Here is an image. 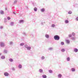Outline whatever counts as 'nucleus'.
I'll return each mask as SVG.
<instances>
[{
	"label": "nucleus",
	"mask_w": 78,
	"mask_h": 78,
	"mask_svg": "<svg viewBox=\"0 0 78 78\" xmlns=\"http://www.w3.org/2000/svg\"><path fill=\"white\" fill-rule=\"evenodd\" d=\"M0 47L2 48H3L4 47H5V44L3 41L0 42Z\"/></svg>",
	"instance_id": "f257e3e1"
},
{
	"label": "nucleus",
	"mask_w": 78,
	"mask_h": 78,
	"mask_svg": "<svg viewBox=\"0 0 78 78\" xmlns=\"http://www.w3.org/2000/svg\"><path fill=\"white\" fill-rule=\"evenodd\" d=\"M54 38L55 40L56 41H58L60 39L59 36L58 35H55L54 36Z\"/></svg>",
	"instance_id": "f03ea898"
},
{
	"label": "nucleus",
	"mask_w": 78,
	"mask_h": 78,
	"mask_svg": "<svg viewBox=\"0 0 78 78\" xmlns=\"http://www.w3.org/2000/svg\"><path fill=\"white\" fill-rule=\"evenodd\" d=\"M71 39L73 41H75V40H76V37H71Z\"/></svg>",
	"instance_id": "7ed1b4c3"
},
{
	"label": "nucleus",
	"mask_w": 78,
	"mask_h": 78,
	"mask_svg": "<svg viewBox=\"0 0 78 78\" xmlns=\"http://www.w3.org/2000/svg\"><path fill=\"white\" fill-rule=\"evenodd\" d=\"M4 75L5 76H9V73L7 72H5L4 73Z\"/></svg>",
	"instance_id": "20e7f679"
},
{
	"label": "nucleus",
	"mask_w": 78,
	"mask_h": 78,
	"mask_svg": "<svg viewBox=\"0 0 78 78\" xmlns=\"http://www.w3.org/2000/svg\"><path fill=\"white\" fill-rule=\"evenodd\" d=\"M45 37L47 39H48V38H49V35L48 34H46L45 35Z\"/></svg>",
	"instance_id": "39448f33"
},
{
	"label": "nucleus",
	"mask_w": 78,
	"mask_h": 78,
	"mask_svg": "<svg viewBox=\"0 0 78 78\" xmlns=\"http://www.w3.org/2000/svg\"><path fill=\"white\" fill-rule=\"evenodd\" d=\"M31 48V47L30 46H28V47L27 48V50H30Z\"/></svg>",
	"instance_id": "423d86ee"
},
{
	"label": "nucleus",
	"mask_w": 78,
	"mask_h": 78,
	"mask_svg": "<svg viewBox=\"0 0 78 78\" xmlns=\"http://www.w3.org/2000/svg\"><path fill=\"white\" fill-rule=\"evenodd\" d=\"M74 51H75V52H78V49H77V48H75L74 49Z\"/></svg>",
	"instance_id": "0eeeda50"
},
{
	"label": "nucleus",
	"mask_w": 78,
	"mask_h": 78,
	"mask_svg": "<svg viewBox=\"0 0 78 78\" xmlns=\"http://www.w3.org/2000/svg\"><path fill=\"white\" fill-rule=\"evenodd\" d=\"M0 13L2 15L4 14V12L2 10H1L0 11Z\"/></svg>",
	"instance_id": "6e6552de"
},
{
	"label": "nucleus",
	"mask_w": 78,
	"mask_h": 78,
	"mask_svg": "<svg viewBox=\"0 0 78 78\" xmlns=\"http://www.w3.org/2000/svg\"><path fill=\"white\" fill-rule=\"evenodd\" d=\"M42 77L43 78H47V76L45 75H42Z\"/></svg>",
	"instance_id": "1a4fd4ad"
},
{
	"label": "nucleus",
	"mask_w": 78,
	"mask_h": 78,
	"mask_svg": "<svg viewBox=\"0 0 78 78\" xmlns=\"http://www.w3.org/2000/svg\"><path fill=\"white\" fill-rule=\"evenodd\" d=\"M66 42L67 44H70V41H69L68 40H66Z\"/></svg>",
	"instance_id": "9d476101"
},
{
	"label": "nucleus",
	"mask_w": 78,
	"mask_h": 78,
	"mask_svg": "<svg viewBox=\"0 0 78 78\" xmlns=\"http://www.w3.org/2000/svg\"><path fill=\"white\" fill-rule=\"evenodd\" d=\"M58 78H61V77H62V75L61 74H59L58 76Z\"/></svg>",
	"instance_id": "9b49d317"
},
{
	"label": "nucleus",
	"mask_w": 78,
	"mask_h": 78,
	"mask_svg": "<svg viewBox=\"0 0 78 78\" xmlns=\"http://www.w3.org/2000/svg\"><path fill=\"white\" fill-rule=\"evenodd\" d=\"M34 11H35L36 12V11H37V8L36 7H35L34 8Z\"/></svg>",
	"instance_id": "f8f14e48"
},
{
	"label": "nucleus",
	"mask_w": 78,
	"mask_h": 78,
	"mask_svg": "<svg viewBox=\"0 0 78 78\" xmlns=\"http://www.w3.org/2000/svg\"><path fill=\"white\" fill-rule=\"evenodd\" d=\"M24 20H21L20 21L19 23H23Z\"/></svg>",
	"instance_id": "ddd939ff"
},
{
	"label": "nucleus",
	"mask_w": 78,
	"mask_h": 78,
	"mask_svg": "<svg viewBox=\"0 0 78 78\" xmlns=\"http://www.w3.org/2000/svg\"><path fill=\"white\" fill-rule=\"evenodd\" d=\"M70 59V57H68L66 58L67 61H69Z\"/></svg>",
	"instance_id": "4468645a"
},
{
	"label": "nucleus",
	"mask_w": 78,
	"mask_h": 78,
	"mask_svg": "<svg viewBox=\"0 0 78 78\" xmlns=\"http://www.w3.org/2000/svg\"><path fill=\"white\" fill-rule=\"evenodd\" d=\"M9 60L10 62H13V59L12 58H10Z\"/></svg>",
	"instance_id": "2eb2a0df"
},
{
	"label": "nucleus",
	"mask_w": 78,
	"mask_h": 78,
	"mask_svg": "<svg viewBox=\"0 0 78 78\" xmlns=\"http://www.w3.org/2000/svg\"><path fill=\"white\" fill-rule=\"evenodd\" d=\"M22 67V65H21V64H19L18 66V68H19V69H21Z\"/></svg>",
	"instance_id": "dca6fc26"
},
{
	"label": "nucleus",
	"mask_w": 78,
	"mask_h": 78,
	"mask_svg": "<svg viewBox=\"0 0 78 78\" xmlns=\"http://www.w3.org/2000/svg\"><path fill=\"white\" fill-rule=\"evenodd\" d=\"M61 51H62V52H64L65 51V49L64 48L62 49L61 50Z\"/></svg>",
	"instance_id": "f3484780"
},
{
	"label": "nucleus",
	"mask_w": 78,
	"mask_h": 78,
	"mask_svg": "<svg viewBox=\"0 0 78 78\" xmlns=\"http://www.w3.org/2000/svg\"><path fill=\"white\" fill-rule=\"evenodd\" d=\"M39 72L40 73H42V72H43V70H42V69H40Z\"/></svg>",
	"instance_id": "a211bd4d"
},
{
	"label": "nucleus",
	"mask_w": 78,
	"mask_h": 78,
	"mask_svg": "<svg viewBox=\"0 0 78 78\" xmlns=\"http://www.w3.org/2000/svg\"><path fill=\"white\" fill-rule=\"evenodd\" d=\"M41 12H44L45 11V9L44 8L41 9Z\"/></svg>",
	"instance_id": "6ab92c4d"
},
{
	"label": "nucleus",
	"mask_w": 78,
	"mask_h": 78,
	"mask_svg": "<svg viewBox=\"0 0 78 78\" xmlns=\"http://www.w3.org/2000/svg\"><path fill=\"white\" fill-rule=\"evenodd\" d=\"M72 13V12L71 11H69L68 12V14H71Z\"/></svg>",
	"instance_id": "aec40b11"
},
{
	"label": "nucleus",
	"mask_w": 78,
	"mask_h": 78,
	"mask_svg": "<svg viewBox=\"0 0 78 78\" xmlns=\"http://www.w3.org/2000/svg\"><path fill=\"white\" fill-rule=\"evenodd\" d=\"M65 22L66 23H69V20H65Z\"/></svg>",
	"instance_id": "412c9836"
},
{
	"label": "nucleus",
	"mask_w": 78,
	"mask_h": 78,
	"mask_svg": "<svg viewBox=\"0 0 78 78\" xmlns=\"http://www.w3.org/2000/svg\"><path fill=\"white\" fill-rule=\"evenodd\" d=\"M25 44L23 43H22L20 44V46H23V45H24Z\"/></svg>",
	"instance_id": "4be33fe9"
},
{
	"label": "nucleus",
	"mask_w": 78,
	"mask_h": 78,
	"mask_svg": "<svg viewBox=\"0 0 78 78\" xmlns=\"http://www.w3.org/2000/svg\"><path fill=\"white\" fill-rule=\"evenodd\" d=\"M45 59V57L44 56H42V57H41V59L42 60H44Z\"/></svg>",
	"instance_id": "5701e85b"
},
{
	"label": "nucleus",
	"mask_w": 78,
	"mask_h": 78,
	"mask_svg": "<svg viewBox=\"0 0 78 78\" xmlns=\"http://www.w3.org/2000/svg\"><path fill=\"white\" fill-rule=\"evenodd\" d=\"M5 56H2L1 57V59H5Z\"/></svg>",
	"instance_id": "b1692460"
},
{
	"label": "nucleus",
	"mask_w": 78,
	"mask_h": 78,
	"mask_svg": "<svg viewBox=\"0 0 78 78\" xmlns=\"http://www.w3.org/2000/svg\"><path fill=\"white\" fill-rule=\"evenodd\" d=\"M71 70L72 71V72H75V69H74V68H72L71 69Z\"/></svg>",
	"instance_id": "393cba45"
},
{
	"label": "nucleus",
	"mask_w": 78,
	"mask_h": 78,
	"mask_svg": "<svg viewBox=\"0 0 78 78\" xmlns=\"http://www.w3.org/2000/svg\"><path fill=\"white\" fill-rule=\"evenodd\" d=\"M10 25L11 26H13V25H14V23L13 22H11L10 23Z\"/></svg>",
	"instance_id": "a878e982"
},
{
	"label": "nucleus",
	"mask_w": 78,
	"mask_h": 78,
	"mask_svg": "<svg viewBox=\"0 0 78 78\" xmlns=\"http://www.w3.org/2000/svg\"><path fill=\"white\" fill-rule=\"evenodd\" d=\"M28 47V46L27 44H25L24 45L25 48H27Z\"/></svg>",
	"instance_id": "bb28decb"
},
{
	"label": "nucleus",
	"mask_w": 78,
	"mask_h": 78,
	"mask_svg": "<svg viewBox=\"0 0 78 78\" xmlns=\"http://www.w3.org/2000/svg\"><path fill=\"white\" fill-rule=\"evenodd\" d=\"M49 72L50 73H53V71L51 70H49Z\"/></svg>",
	"instance_id": "cd10ccee"
},
{
	"label": "nucleus",
	"mask_w": 78,
	"mask_h": 78,
	"mask_svg": "<svg viewBox=\"0 0 78 78\" xmlns=\"http://www.w3.org/2000/svg\"><path fill=\"white\" fill-rule=\"evenodd\" d=\"M53 49V48H48L49 50H52Z\"/></svg>",
	"instance_id": "c85d7f7f"
},
{
	"label": "nucleus",
	"mask_w": 78,
	"mask_h": 78,
	"mask_svg": "<svg viewBox=\"0 0 78 78\" xmlns=\"http://www.w3.org/2000/svg\"><path fill=\"white\" fill-rule=\"evenodd\" d=\"M7 22V19H6V18H4V22L6 23Z\"/></svg>",
	"instance_id": "c756f323"
},
{
	"label": "nucleus",
	"mask_w": 78,
	"mask_h": 78,
	"mask_svg": "<svg viewBox=\"0 0 78 78\" xmlns=\"http://www.w3.org/2000/svg\"><path fill=\"white\" fill-rule=\"evenodd\" d=\"M61 44L62 45H64V43L63 42H61Z\"/></svg>",
	"instance_id": "7c9ffc66"
},
{
	"label": "nucleus",
	"mask_w": 78,
	"mask_h": 78,
	"mask_svg": "<svg viewBox=\"0 0 78 78\" xmlns=\"http://www.w3.org/2000/svg\"><path fill=\"white\" fill-rule=\"evenodd\" d=\"M17 0H15L14 2V4H15L17 3Z\"/></svg>",
	"instance_id": "2f4dec72"
},
{
	"label": "nucleus",
	"mask_w": 78,
	"mask_h": 78,
	"mask_svg": "<svg viewBox=\"0 0 78 78\" xmlns=\"http://www.w3.org/2000/svg\"><path fill=\"white\" fill-rule=\"evenodd\" d=\"M55 27V25L54 24H52L51 27H53V28Z\"/></svg>",
	"instance_id": "473e14b6"
},
{
	"label": "nucleus",
	"mask_w": 78,
	"mask_h": 78,
	"mask_svg": "<svg viewBox=\"0 0 78 78\" xmlns=\"http://www.w3.org/2000/svg\"><path fill=\"white\" fill-rule=\"evenodd\" d=\"M23 34L25 36H26V33H25V32H23Z\"/></svg>",
	"instance_id": "72a5a7b5"
},
{
	"label": "nucleus",
	"mask_w": 78,
	"mask_h": 78,
	"mask_svg": "<svg viewBox=\"0 0 78 78\" xmlns=\"http://www.w3.org/2000/svg\"><path fill=\"white\" fill-rule=\"evenodd\" d=\"M7 19H8V20H9L10 19H11V17L8 16L7 17Z\"/></svg>",
	"instance_id": "f704fd0d"
},
{
	"label": "nucleus",
	"mask_w": 78,
	"mask_h": 78,
	"mask_svg": "<svg viewBox=\"0 0 78 78\" xmlns=\"http://www.w3.org/2000/svg\"><path fill=\"white\" fill-rule=\"evenodd\" d=\"M75 34L74 33H72V35L73 36H75Z\"/></svg>",
	"instance_id": "c9c22d12"
},
{
	"label": "nucleus",
	"mask_w": 78,
	"mask_h": 78,
	"mask_svg": "<svg viewBox=\"0 0 78 78\" xmlns=\"http://www.w3.org/2000/svg\"><path fill=\"white\" fill-rule=\"evenodd\" d=\"M69 37H72V34H70L68 35Z\"/></svg>",
	"instance_id": "e433bc0d"
},
{
	"label": "nucleus",
	"mask_w": 78,
	"mask_h": 78,
	"mask_svg": "<svg viewBox=\"0 0 78 78\" xmlns=\"http://www.w3.org/2000/svg\"><path fill=\"white\" fill-rule=\"evenodd\" d=\"M13 44V43L12 42H10V45H12Z\"/></svg>",
	"instance_id": "4c0bfd02"
},
{
	"label": "nucleus",
	"mask_w": 78,
	"mask_h": 78,
	"mask_svg": "<svg viewBox=\"0 0 78 78\" xmlns=\"http://www.w3.org/2000/svg\"><path fill=\"white\" fill-rule=\"evenodd\" d=\"M4 53H7V51L6 50H4Z\"/></svg>",
	"instance_id": "58836bf2"
},
{
	"label": "nucleus",
	"mask_w": 78,
	"mask_h": 78,
	"mask_svg": "<svg viewBox=\"0 0 78 78\" xmlns=\"http://www.w3.org/2000/svg\"><path fill=\"white\" fill-rule=\"evenodd\" d=\"M76 21H78V17H77L76 18Z\"/></svg>",
	"instance_id": "ea45409f"
},
{
	"label": "nucleus",
	"mask_w": 78,
	"mask_h": 78,
	"mask_svg": "<svg viewBox=\"0 0 78 78\" xmlns=\"http://www.w3.org/2000/svg\"><path fill=\"white\" fill-rule=\"evenodd\" d=\"M12 70H15V69L14 68H12Z\"/></svg>",
	"instance_id": "a19ab883"
},
{
	"label": "nucleus",
	"mask_w": 78,
	"mask_h": 78,
	"mask_svg": "<svg viewBox=\"0 0 78 78\" xmlns=\"http://www.w3.org/2000/svg\"><path fill=\"white\" fill-rule=\"evenodd\" d=\"M3 28V27L2 26H1L0 27V29H2Z\"/></svg>",
	"instance_id": "79ce46f5"
},
{
	"label": "nucleus",
	"mask_w": 78,
	"mask_h": 78,
	"mask_svg": "<svg viewBox=\"0 0 78 78\" xmlns=\"http://www.w3.org/2000/svg\"><path fill=\"white\" fill-rule=\"evenodd\" d=\"M44 23H45V22H44ZM43 23H41V24L42 25H43Z\"/></svg>",
	"instance_id": "37998d69"
},
{
	"label": "nucleus",
	"mask_w": 78,
	"mask_h": 78,
	"mask_svg": "<svg viewBox=\"0 0 78 78\" xmlns=\"http://www.w3.org/2000/svg\"><path fill=\"white\" fill-rule=\"evenodd\" d=\"M13 12L14 14H16V13H15V12Z\"/></svg>",
	"instance_id": "c03bdc74"
},
{
	"label": "nucleus",
	"mask_w": 78,
	"mask_h": 78,
	"mask_svg": "<svg viewBox=\"0 0 78 78\" xmlns=\"http://www.w3.org/2000/svg\"><path fill=\"white\" fill-rule=\"evenodd\" d=\"M5 10H7V8H5Z\"/></svg>",
	"instance_id": "a18cd8bd"
},
{
	"label": "nucleus",
	"mask_w": 78,
	"mask_h": 78,
	"mask_svg": "<svg viewBox=\"0 0 78 78\" xmlns=\"http://www.w3.org/2000/svg\"><path fill=\"white\" fill-rule=\"evenodd\" d=\"M76 5H78V4H76L75 5V6H76Z\"/></svg>",
	"instance_id": "49530a36"
},
{
	"label": "nucleus",
	"mask_w": 78,
	"mask_h": 78,
	"mask_svg": "<svg viewBox=\"0 0 78 78\" xmlns=\"http://www.w3.org/2000/svg\"><path fill=\"white\" fill-rule=\"evenodd\" d=\"M27 8H28V7H27Z\"/></svg>",
	"instance_id": "de8ad7c7"
},
{
	"label": "nucleus",
	"mask_w": 78,
	"mask_h": 78,
	"mask_svg": "<svg viewBox=\"0 0 78 78\" xmlns=\"http://www.w3.org/2000/svg\"><path fill=\"white\" fill-rule=\"evenodd\" d=\"M0 55H1V53H0Z\"/></svg>",
	"instance_id": "09e8293b"
},
{
	"label": "nucleus",
	"mask_w": 78,
	"mask_h": 78,
	"mask_svg": "<svg viewBox=\"0 0 78 78\" xmlns=\"http://www.w3.org/2000/svg\"><path fill=\"white\" fill-rule=\"evenodd\" d=\"M32 35H30V36H31Z\"/></svg>",
	"instance_id": "8fccbe9b"
}]
</instances>
